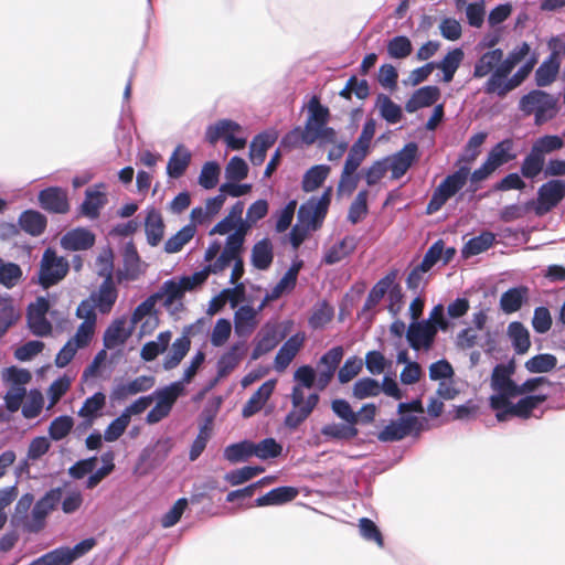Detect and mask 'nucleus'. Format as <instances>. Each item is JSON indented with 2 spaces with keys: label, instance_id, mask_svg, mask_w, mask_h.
I'll use <instances>...</instances> for the list:
<instances>
[{
  "label": "nucleus",
  "instance_id": "nucleus-61",
  "mask_svg": "<svg viewBox=\"0 0 565 565\" xmlns=\"http://www.w3.org/2000/svg\"><path fill=\"white\" fill-rule=\"evenodd\" d=\"M377 82L382 87L390 92L395 90L398 82L397 68L390 63L382 64L377 72Z\"/></svg>",
  "mask_w": 565,
  "mask_h": 565
},
{
  "label": "nucleus",
  "instance_id": "nucleus-58",
  "mask_svg": "<svg viewBox=\"0 0 565 565\" xmlns=\"http://www.w3.org/2000/svg\"><path fill=\"white\" fill-rule=\"evenodd\" d=\"M220 173L221 169L216 162H206L202 167L201 173L199 175V184L206 190L215 188L218 183Z\"/></svg>",
  "mask_w": 565,
  "mask_h": 565
},
{
  "label": "nucleus",
  "instance_id": "nucleus-45",
  "mask_svg": "<svg viewBox=\"0 0 565 565\" xmlns=\"http://www.w3.org/2000/svg\"><path fill=\"white\" fill-rule=\"evenodd\" d=\"M190 160H191V152L182 145H179L169 159V162L167 166L168 174L171 178L181 177L184 173V171L186 170V168L190 163Z\"/></svg>",
  "mask_w": 565,
  "mask_h": 565
},
{
  "label": "nucleus",
  "instance_id": "nucleus-43",
  "mask_svg": "<svg viewBox=\"0 0 565 565\" xmlns=\"http://www.w3.org/2000/svg\"><path fill=\"white\" fill-rule=\"evenodd\" d=\"M190 345L191 341L186 335H182L175 339V341L171 345L169 353L166 355L163 360V369L172 370L177 367L189 352Z\"/></svg>",
  "mask_w": 565,
  "mask_h": 565
},
{
  "label": "nucleus",
  "instance_id": "nucleus-8",
  "mask_svg": "<svg viewBox=\"0 0 565 565\" xmlns=\"http://www.w3.org/2000/svg\"><path fill=\"white\" fill-rule=\"evenodd\" d=\"M423 430V422L414 416H401L396 420L387 424L377 435L379 440L383 443L397 441L412 433L419 434Z\"/></svg>",
  "mask_w": 565,
  "mask_h": 565
},
{
  "label": "nucleus",
  "instance_id": "nucleus-53",
  "mask_svg": "<svg viewBox=\"0 0 565 565\" xmlns=\"http://www.w3.org/2000/svg\"><path fill=\"white\" fill-rule=\"evenodd\" d=\"M194 227L191 225L183 226L178 233L171 236L164 244V250L168 254L178 253L193 237Z\"/></svg>",
  "mask_w": 565,
  "mask_h": 565
},
{
  "label": "nucleus",
  "instance_id": "nucleus-10",
  "mask_svg": "<svg viewBox=\"0 0 565 565\" xmlns=\"http://www.w3.org/2000/svg\"><path fill=\"white\" fill-rule=\"evenodd\" d=\"M512 398H507L504 406L493 408L499 422H505L512 416L520 418H529L534 408L546 399V395H527L522 397L518 403H512Z\"/></svg>",
  "mask_w": 565,
  "mask_h": 565
},
{
  "label": "nucleus",
  "instance_id": "nucleus-4",
  "mask_svg": "<svg viewBox=\"0 0 565 565\" xmlns=\"http://www.w3.org/2000/svg\"><path fill=\"white\" fill-rule=\"evenodd\" d=\"M512 373L513 369L509 365L498 364L494 366L490 381L494 393L489 397L492 409L504 406L507 398L519 396V385L511 379Z\"/></svg>",
  "mask_w": 565,
  "mask_h": 565
},
{
  "label": "nucleus",
  "instance_id": "nucleus-56",
  "mask_svg": "<svg viewBox=\"0 0 565 565\" xmlns=\"http://www.w3.org/2000/svg\"><path fill=\"white\" fill-rule=\"evenodd\" d=\"M44 398L39 390H31L26 395V402L22 406V415L26 419L38 417L43 408Z\"/></svg>",
  "mask_w": 565,
  "mask_h": 565
},
{
  "label": "nucleus",
  "instance_id": "nucleus-2",
  "mask_svg": "<svg viewBox=\"0 0 565 565\" xmlns=\"http://www.w3.org/2000/svg\"><path fill=\"white\" fill-rule=\"evenodd\" d=\"M316 379V372L310 365H302L295 371L294 380L298 382V384L294 386L291 392L292 409L285 418V425L287 427L292 429L297 428L309 417L317 406L319 395L311 393L306 397L303 392V388L310 390L313 387Z\"/></svg>",
  "mask_w": 565,
  "mask_h": 565
},
{
  "label": "nucleus",
  "instance_id": "nucleus-9",
  "mask_svg": "<svg viewBox=\"0 0 565 565\" xmlns=\"http://www.w3.org/2000/svg\"><path fill=\"white\" fill-rule=\"evenodd\" d=\"M565 196V181L553 179L543 183L537 190L534 206L536 215H544L552 211Z\"/></svg>",
  "mask_w": 565,
  "mask_h": 565
},
{
  "label": "nucleus",
  "instance_id": "nucleus-24",
  "mask_svg": "<svg viewBox=\"0 0 565 565\" xmlns=\"http://www.w3.org/2000/svg\"><path fill=\"white\" fill-rule=\"evenodd\" d=\"M503 145L497 143L487 161L471 173V182L477 183L486 180L497 168L510 159L508 151L502 147Z\"/></svg>",
  "mask_w": 565,
  "mask_h": 565
},
{
  "label": "nucleus",
  "instance_id": "nucleus-14",
  "mask_svg": "<svg viewBox=\"0 0 565 565\" xmlns=\"http://www.w3.org/2000/svg\"><path fill=\"white\" fill-rule=\"evenodd\" d=\"M96 545L93 537L83 540L73 547L62 546L52 550L46 554L50 565H70L77 558L88 553Z\"/></svg>",
  "mask_w": 565,
  "mask_h": 565
},
{
  "label": "nucleus",
  "instance_id": "nucleus-23",
  "mask_svg": "<svg viewBox=\"0 0 565 565\" xmlns=\"http://www.w3.org/2000/svg\"><path fill=\"white\" fill-rule=\"evenodd\" d=\"M156 303V297L151 295L145 301L138 305L135 311L132 312L131 323L134 326L145 320L140 327V332L142 334L150 333L158 326V317L154 315Z\"/></svg>",
  "mask_w": 565,
  "mask_h": 565
},
{
  "label": "nucleus",
  "instance_id": "nucleus-11",
  "mask_svg": "<svg viewBox=\"0 0 565 565\" xmlns=\"http://www.w3.org/2000/svg\"><path fill=\"white\" fill-rule=\"evenodd\" d=\"M437 335V327L429 321H412L406 330V340L415 351H429Z\"/></svg>",
  "mask_w": 565,
  "mask_h": 565
},
{
  "label": "nucleus",
  "instance_id": "nucleus-18",
  "mask_svg": "<svg viewBox=\"0 0 565 565\" xmlns=\"http://www.w3.org/2000/svg\"><path fill=\"white\" fill-rule=\"evenodd\" d=\"M417 157V143H405L404 148L385 158L388 170H391V178L397 180L402 178L407 170L412 167Z\"/></svg>",
  "mask_w": 565,
  "mask_h": 565
},
{
  "label": "nucleus",
  "instance_id": "nucleus-55",
  "mask_svg": "<svg viewBox=\"0 0 565 565\" xmlns=\"http://www.w3.org/2000/svg\"><path fill=\"white\" fill-rule=\"evenodd\" d=\"M381 393L380 383L371 377H362L353 385V396L359 399L377 396Z\"/></svg>",
  "mask_w": 565,
  "mask_h": 565
},
{
  "label": "nucleus",
  "instance_id": "nucleus-38",
  "mask_svg": "<svg viewBox=\"0 0 565 565\" xmlns=\"http://www.w3.org/2000/svg\"><path fill=\"white\" fill-rule=\"evenodd\" d=\"M131 334V330L126 329L124 318L116 319L110 323L104 333V345L106 349H115L122 345Z\"/></svg>",
  "mask_w": 565,
  "mask_h": 565
},
{
  "label": "nucleus",
  "instance_id": "nucleus-48",
  "mask_svg": "<svg viewBox=\"0 0 565 565\" xmlns=\"http://www.w3.org/2000/svg\"><path fill=\"white\" fill-rule=\"evenodd\" d=\"M182 391V382H173L163 388L156 390L151 395L153 396V401H157L158 405H161V407L163 406L171 411L173 404L181 395Z\"/></svg>",
  "mask_w": 565,
  "mask_h": 565
},
{
  "label": "nucleus",
  "instance_id": "nucleus-5",
  "mask_svg": "<svg viewBox=\"0 0 565 565\" xmlns=\"http://www.w3.org/2000/svg\"><path fill=\"white\" fill-rule=\"evenodd\" d=\"M468 177L469 169L467 167H461L447 175L434 191L427 205V213L433 214L439 211L451 196L465 186Z\"/></svg>",
  "mask_w": 565,
  "mask_h": 565
},
{
  "label": "nucleus",
  "instance_id": "nucleus-31",
  "mask_svg": "<svg viewBox=\"0 0 565 565\" xmlns=\"http://www.w3.org/2000/svg\"><path fill=\"white\" fill-rule=\"evenodd\" d=\"M247 350L245 341L234 343L226 352H224L217 361V373L225 376L232 372L241 362Z\"/></svg>",
  "mask_w": 565,
  "mask_h": 565
},
{
  "label": "nucleus",
  "instance_id": "nucleus-46",
  "mask_svg": "<svg viewBox=\"0 0 565 565\" xmlns=\"http://www.w3.org/2000/svg\"><path fill=\"white\" fill-rule=\"evenodd\" d=\"M561 70V62L546 57L535 71L534 79L537 87H546L556 78Z\"/></svg>",
  "mask_w": 565,
  "mask_h": 565
},
{
  "label": "nucleus",
  "instance_id": "nucleus-54",
  "mask_svg": "<svg viewBox=\"0 0 565 565\" xmlns=\"http://www.w3.org/2000/svg\"><path fill=\"white\" fill-rule=\"evenodd\" d=\"M74 420L71 416L62 415L52 420L49 426V436L51 439L58 441L65 438L72 430Z\"/></svg>",
  "mask_w": 565,
  "mask_h": 565
},
{
  "label": "nucleus",
  "instance_id": "nucleus-39",
  "mask_svg": "<svg viewBox=\"0 0 565 565\" xmlns=\"http://www.w3.org/2000/svg\"><path fill=\"white\" fill-rule=\"evenodd\" d=\"M527 295L529 289L524 286L508 289L500 297V309L504 313H513L518 311L526 300Z\"/></svg>",
  "mask_w": 565,
  "mask_h": 565
},
{
  "label": "nucleus",
  "instance_id": "nucleus-3",
  "mask_svg": "<svg viewBox=\"0 0 565 565\" xmlns=\"http://www.w3.org/2000/svg\"><path fill=\"white\" fill-rule=\"evenodd\" d=\"M519 109L525 115H534V122L543 125L556 117L559 107L557 98L540 88L524 94L519 100Z\"/></svg>",
  "mask_w": 565,
  "mask_h": 565
},
{
  "label": "nucleus",
  "instance_id": "nucleus-6",
  "mask_svg": "<svg viewBox=\"0 0 565 565\" xmlns=\"http://www.w3.org/2000/svg\"><path fill=\"white\" fill-rule=\"evenodd\" d=\"M68 268V262L64 257L57 256L52 248L45 249L40 264L39 284L43 288L56 285L66 276Z\"/></svg>",
  "mask_w": 565,
  "mask_h": 565
},
{
  "label": "nucleus",
  "instance_id": "nucleus-42",
  "mask_svg": "<svg viewBox=\"0 0 565 565\" xmlns=\"http://www.w3.org/2000/svg\"><path fill=\"white\" fill-rule=\"evenodd\" d=\"M503 60V51L501 49H492L483 53L475 63L473 77L481 78L488 75Z\"/></svg>",
  "mask_w": 565,
  "mask_h": 565
},
{
  "label": "nucleus",
  "instance_id": "nucleus-49",
  "mask_svg": "<svg viewBox=\"0 0 565 565\" xmlns=\"http://www.w3.org/2000/svg\"><path fill=\"white\" fill-rule=\"evenodd\" d=\"M386 50L391 58L403 60L412 54L413 44L408 36L395 35L388 40Z\"/></svg>",
  "mask_w": 565,
  "mask_h": 565
},
{
  "label": "nucleus",
  "instance_id": "nucleus-27",
  "mask_svg": "<svg viewBox=\"0 0 565 565\" xmlns=\"http://www.w3.org/2000/svg\"><path fill=\"white\" fill-rule=\"evenodd\" d=\"M465 52L461 46L450 49L443 58L433 61L435 68H438L443 73L441 81L444 83H450L461 62L463 61Z\"/></svg>",
  "mask_w": 565,
  "mask_h": 565
},
{
  "label": "nucleus",
  "instance_id": "nucleus-28",
  "mask_svg": "<svg viewBox=\"0 0 565 565\" xmlns=\"http://www.w3.org/2000/svg\"><path fill=\"white\" fill-rule=\"evenodd\" d=\"M89 298L99 312L108 313L117 299V289L113 281V277L104 279L97 291L93 292Z\"/></svg>",
  "mask_w": 565,
  "mask_h": 565
},
{
  "label": "nucleus",
  "instance_id": "nucleus-15",
  "mask_svg": "<svg viewBox=\"0 0 565 565\" xmlns=\"http://www.w3.org/2000/svg\"><path fill=\"white\" fill-rule=\"evenodd\" d=\"M154 383V377L151 375H140L128 382H116L110 392V399L122 402L129 396L149 391Z\"/></svg>",
  "mask_w": 565,
  "mask_h": 565
},
{
  "label": "nucleus",
  "instance_id": "nucleus-62",
  "mask_svg": "<svg viewBox=\"0 0 565 565\" xmlns=\"http://www.w3.org/2000/svg\"><path fill=\"white\" fill-rule=\"evenodd\" d=\"M467 22L470 26L481 28L486 18V2L484 0L473 1L466 7Z\"/></svg>",
  "mask_w": 565,
  "mask_h": 565
},
{
  "label": "nucleus",
  "instance_id": "nucleus-30",
  "mask_svg": "<svg viewBox=\"0 0 565 565\" xmlns=\"http://www.w3.org/2000/svg\"><path fill=\"white\" fill-rule=\"evenodd\" d=\"M258 310L250 306L239 307L234 315V330L238 337H248L257 327Z\"/></svg>",
  "mask_w": 565,
  "mask_h": 565
},
{
  "label": "nucleus",
  "instance_id": "nucleus-47",
  "mask_svg": "<svg viewBox=\"0 0 565 565\" xmlns=\"http://www.w3.org/2000/svg\"><path fill=\"white\" fill-rule=\"evenodd\" d=\"M355 238L353 236H347L341 242L329 248L323 259L326 264H337L351 254L355 249Z\"/></svg>",
  "mask_w": 565,
  "mask_h": 565
},
{
  "label": "nucleus",
  "instance_id": "nucleus-32",
  "mask_svg": "<svg viewBox=\"0 0 565 565\" xmlns=\"http://www.w3.org/2000/svg\"><path fill=\"white\" fill-rule=\"evenodd\" d=\"M375 107L379 109L380 117L390 125L401 122L404 117L402 106L394 103L386 94H377Z\"/></svg>",
  "mask_w": 565,
  "mask_h": 565
},
{
  "label": "nucleus",
  "instance_id": "nucleus-35",
  "mask_svg": "<svg viewBox=\"0 0 565 565\" xmlns=\"http://www.w3.org/2000/svg\"><path fill=\"white\" fill-rule=\"evenodd\" d=\"M105 403L106 396L102 392H97L93 396L85 399L77 413L79 417L85 419V428L92 427L95 419L100 415Z\"/></svg>",
  "mask_w": 565,
  "mask_h": 565
},
{
  "label": "nucleus",
  "instance_id": "nucleus-33",
  "mask_svg": "<svg viewBox=\"0 0 565 565\" xmlns=\"http://www.w3.org/2000/svg\"><path fill=\"white\" fill-rule=\"evenodd\" d=\"M145 231L147 242L150 246H157L161 242L164 233V224L161 213L154 207L147 210Z\"/></svg>",
  "mask_w": 565,
  "mask_h": 565
},
{
  "label": "nucleus",
  "instance_id": "nucleus-34",
  "mask_svg": "<svg viewBox=\"0 0 565 565\" xmlns=\"http://www.w3.org/2000/svg\"><path fill=\"white\" fill-rule=\"evenodd\" d=\"M358 424L344 423H329L321 428V435L328 440L348 441L358 436Z\"/></svg>",
  "mask_w": 565,
  "mask_h": 565
},
{
  "label": "nucleus",
  "instance_id": "nucleus-29",
  "mask_svg": "<svg viewBox=\"0 0 565 565\" xmlns=\"http://www.w3.org/2000/svg\"><path fill=\"white\" fill-rule=\"evenodd\" d=\"M276 386L275 380H268L249 397L242 409V415L245 418L252 417L259 412L266 402L269 399Z\"/></svg>",
  "mask_w": 565,
  "mask_h": 565
},
{
  "label": "nucleus",
  "instance_id": "nucleus-16",
  "mask_svg": "<svg viewBox=\"0 0 565 565\" xmlns=\"http://www.w3.org/2000/svg\"><path fill=\"white\" fill-rule=\"evenodd\" d=\"M342 347H334L324 353L318 362L317 386L324 390L332 380L343 358Z\"/></svg>",
  "mask_w": 565,
  "mask_h": 565
},
{
  "label": "nucleus",
  "instance_id": "nucleus-41",
  "mask_svg": "<svg viewBox=\"0 0 565 565\" xmlns=\"http://www.w3.org/2000/svg\"><path fill=\"white\" fill-rule=\"evenodd\" d=\"M46 217L34 210H26L19 216L20 227L32 236L41 235L46 227Z\"/></svg>",
  "mask_w": 565,
  "mask_h": 565
},
{
  "label": "nucleus",
  "instance_id": "nucleus-20",
  "mask_svg": "<svg viewBox=\"0 0 565 565\" xmlns=\"http://www.w3.org/2000/svg\"><path fill=\"white\" fill-rule=\"evenodd\" d=\"M441 92L437 85H425L412 94L408 100L405 103V111L408 114L416 113L417 110L437 105L436 103L440 99Z\"/></svg>",
  "mask_w": 565,
  "mask_h": 565
},
{
  "label": "nucleus",
  "instance_id": "nucleus-59",
  "mask_svg": "<svg viewBox=\"0 0 565 565\" xmlns=\"http://www.w3.org/2000/svg\"><path fill=\"white\" fill-rule=\"evenodd\" d=\"M253 456V443L242 441L227 446L224 450V458L230 462H239Z\"/></svg>",
  "mask_w": 565,
  "mask_h": 565
},
{
  "label": "nucleus",
  "instance_id": "nucleus-63",
  "mask_svg": "<svg viewBox=\"0 0 565 565\" xmlns=\"http://www.w3.org/2000/svg\"><path fill=\"white\" fill-rule=\"evenodd\" d=\"M369 153V143H353L347 157L344 169L356 171Z\"/></svg>",
  "mask_w": 565,
  "mask_h": 565
},
{
  "label": "nucleus",
  "instance_id": "nucleus-57",
  "mask_svg": "<svg viewBox=\"0 0 565 565\" xmlns=\"http://www.w3.org/2000/svg\"><path fill=\"white\" fill-rule=\"evenodd\" d=\"M556 363L553 354H537L525 362V369L531 373H546L552 371Z\"/></svg>",
  "mask_w": 565,
  "mask_h": 565
},
{
  "label": "nucleus",
  "instance_id": "nucleus-1",
  "mask_svg": "<svg viewBox=\"0 0 565 565\" xmlns=\"http://www.w3.org/2000/svg\"><path fill=\"white\" fill-rule=\"evenodd\" d=\"M301 111L306 113L303 126H296L280 138V141H345L329 125L330 108L321 103L317 94L306 95Z\"/></svg>",
  "mask_w": 565,
  "mask_h": 565
},
{
  "label": "nucleus",
  "instance_id": "nucleus-40",
  "mask_svg": "<svg viewBox=\"0 0 565 565\" xmlns=\"http://www.w3.org/2000/svg\"><path fill=\"white\" fill-rule=\"evenodd\" d=\"M273 259V244L268 238H263L253 246L250 260L255 268L266 270L270 267Z\"/></svg>",
  "mask_w": 565,
  "mask_h": 565
},
{
  "label": "nucleus",
  "instance_id": "nucleus-44",
  "mask_svg": "<svg viewBox=\"0 0 565 565\" xmlns=\"http://www.w3.org/2000/svg\"><path fill=\"white\" fill-rule=\"evenodd\" d=\"M508 335L518 354H524L529 351L531 345L530 333L521 322H511L508 327Z\"/></svg>",
  "mask_w": 565,
  "mask_h": 565
},
{
  "label": "nucleus",
  "instance_id": "nucleus-19",
  "mask_svg": "<svg viewBox=\"0 0 565 565\" xmlns=\"http://www.w3.org/2000/svg\"><path fill=\"white\" fill-rule=\"evenodd\" d=\"M39 203L42 209L56 214H65L70 210L67 193L58 186H50L40 191Z\"/></svg>",
  "mask_w": 565,
  "mask_h": 565
},
{
  "label": "nucleus",
  "instance_id": "nucleus-37",
  "mask_svg": "<svg viewBox=\"0 0 565 565\" xmlns=\"http://www.w3.org/2000/svg\"><path fill=\"white\" fill-rule=\"evenodd\" d=\"M297 495L298 490L294 487H278L257 498L255 504L257 507L281 505L292 501Z\"/></svg>",
  "mask_w": 565,
  "mask_h": 565
},
{
  "label": "nucleus",
  "instance_id": "nucleus-22",
  "mask_svg": "<svg viewBox=\"0 0 565 565\" xmlns=\"http://www.w3.org/2000/svg\"><path fill=\"white\" fill-rule=\"evenodd\" d=\"M103 183L88 188L85 191V199L79 206L82 215L95 220L99 216L100 210L107 204V195L103 191Z\"/></svg>",
  "mask_w": 565,
  "mask_h": 565
},
{
  "label": "nucleus",
  "instance_id": "nucleus-17",
  "mask_svg": "<svg viewBox=\"0 0 565 565\" xmlns=\"http://www.w3.org/2000/svg\"><path fill=\"white\" fill-rule=\"evenodd\" d=\"M305 340V333L297 332L284 342L274 359V369L276 372L282 373L289 366L303 347Z\"/></svg>",
  "mask_w": 565,
  "mask_h": 565
},
{
  "label": "nucleus",
  "instance_id": "nucleus-51",
  "mask_svg": "<svg viewBox=\"0 0 565 565\" xmlns=\"http://www.w3.org/2000/svg\"><path fill=\"white\" fill-rule=\"evenodd\" d=\"M330 168L326 164H318L311 167L303 175L302 189L306 192H311L318 189L327 179Z\"/></svg>",
  "mask_w": 565,
  "mask_h": 565
},
{
  "label": "nucleus",
  "instance_id": "nucleus-7",
  "mask_svg": "<svg viewBox=\"0 0 565 565\" xmlns=\"http://www.w3.org/2000/svg\"><path fill=\"white\" fill-rule=\"evenodd\" d=\"M246 130L231 118L218 119L206 127L203 141H248Z\"/></svg>",
  "mask_w": 565,
  "mask_h": 565
},
{
  "label": "nucleus",
  "instance_id": "nucleus-36",
  "mask_svg": "<svg viewBox=\"0 0 565 565\" xmlns=\"http://www.w3.org/2000/svg\"><path fill=\"white\" fill-rule=\"evenodd\" d=\"M509 70L499 67L492 72L483 86L487 94L495 93L499 97H504L510 90L514 89L510 78H508Z\"/></svg>",
  "mask_w": 565,
  "mask_h": 565
},
{
  "label": "nucleus",
  "instance_id": "nucleus-26",
  "mask_svg": "<svg viewBox=\"0 0 565 565\" xmlns=\"http://www.w3.org/2000/svg\"><path fill=\"white\" fill-rule=\"evenodd\" d=\"M95 243V235L87 228L77 227L68 231L61 238V246L66 250H85Z\"/></svg>",
  "mask_w": 565,
  "mask_h": 565
},
{
  "label": "nucleus",
  "instance_id": "nucleus-13",
  "mask_svg": "<svg viewBox=\"0 0 565 565\" xmlns=\"http://www.w3.org/2000/svg\"><path fill=\"white\" fill-rule=\"evenodd\" d=\"M562 146L563 143H534L521 166L523 177L527 179L537 177L544 169L546 153L559 149Z\"/></svg>",
  "mask_w": 565,
  "mask_h": 565
},
{
  "label": "nucleus",
  "instance_id": "nucleus-21",
  "mask_svg": "<svg viewBox=\"0 0 565 565\" xmlns=\"http://www.w3.org/2000/svg\"><path fill=\"white\" fill-rule=\"evenodd\" d=\"M330 202L329 193H323L319 199H311L298 210V218L316 227V224L324 217Z\"/></svg>",
  "mask_w": 565,
  "mask_h": 565
},
{
  "label": "nucleus",
  "instance_id": "nucleus-50",
  "mask_svg": "<svg viewBox=\"0 0 565 565\" xmlns=\"http://www.w3.org/2000/svg\"><path fill=\"white\" fill-rule=\"evenodd\" d=\"M495 236L491 232H483L479 236L470 238L462 248V255L470 257L478 255L492 246Z\"/></svg>",
  "mask_w": 565,
  "mask_h": 565
},
{
  "label": "nucleus",
  "instance_id": "nucleus-64",
  "mask_svg": "<svg viewBox=\"0 0 565 565\" xmlns=\"http://www.w3.org/2000/svg\"><path fill=\"white\" fill-rule=\"evenodd\" d=\"M281 452V446L273 438H266L258 444H253V455L260 459L275 458Z\"/></svg>",
  "mask_w": 565,
  "mask_h": 565
},
{
  "label": "nucleus",
  "instance_id": "nucleus-60",
  "mask_svg": "<svg viewBox=\"0 0 565 565\" xmlns=\"http://www.w3.org/2000/svg\"><path fill=\"white\" fill-rule=\"evenodd\" d=\"M367 191L362 190L360 191L354 201L351 203L349 213H348V220L356 224L360 222L367 213Z\"/></svg>",
  "mask_w": 565,
  "mask_h": 565
},
{
  "label": "nucleus",
  "instance_id": "nucleus-52",
  "mask_svg": "<svg viewBox=\"0 0 565 565\" xmlns=\"http://www.w3.org/2000/svg\"><path fill=\"white\" fill-rule=\"evenodd\" d=\"M21 278L22 269L18 264L0 258V285L11 289L19 284Z\"/></svg>",
  "mask_w": 565,
  "mask_h": 565
},
{
  "label": "nucleus",
  "instance_id": "nucleus-12",
  "mask_svg": "<svg viewBox=\"0 0 565 565\" xmlns=\"http://www.w3.org/2000/svg\"><path fill=\"white\" fill-rule=\"evenodd\" d=\"M285 337V333L279 332V326L277 323H265L254 339V349L250 359L256 361L267 354L274 350Z\"/></svg>",
  "mask_w": 565,
  "mask_h": 565
},
{
  "label": "nucleus",
  "instance_id": "nucleus-25",
  "mask_svg": "<svg viewBox=\"0 0 565 565\" xmlns=\"http://www.w3.org/2000/svg\"><path fill=\"white\" fill-rule=\"evenodd\" d=\"M188 289L185 288V285L182 281V278L179 280H175L174 278L166 280L160 289L153 294V297H156L157 302L159 300H163V306L167 309H170L174 306V303L178 301L179 306H182L181 300Z\"/></svg>",
  "mask_w": 565,
  "mask_h": 565
}]
</instances>
